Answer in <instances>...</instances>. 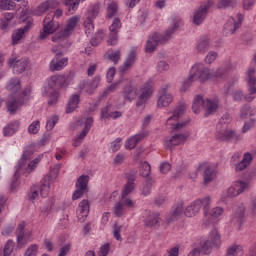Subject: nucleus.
Listing matches in <instances>:
<instances>
[{"label": "nucleus", "mask_w": 256, "mask_h": 256, "mask_svg": "<svg viewBox=\"0 0 256 256\" xmlns=\"http://www.w3.org/2000/svg\"><path fill=\"white\" fill-rule=\"evenodd\" d=\"M209 47H211V41L209 37L204 36L199 39L197 45H196V51L197 53H207L209 51Z\"/></svg>", "instance_id": "obj_31"}, {"label": "nucleus", "mask_w": 256, "mask_h": 256, "mask_svg": "<svg viewBox=\"0 0 256 256\" xmlns=\"http://www.w3.org/2000/svg\"><path fill=\"white\" fill-rule=\"evenodd\" d=\"M140 95L138 96V100L136 102V107H143L147 101L153 95V82L148 81L140 88Z\"/></svg>", "instance_id": "obj_12"}, {"label": "nucleus", "mask_w": 256, "mask_h": 256, "mask_svg": "<svg viewBox=\"0 0 256 256\" xmlns=\"http://www.w3.org/2000/svg\"><path fill=\"white\" fill-rule=\"evenodd\" d=\"M77 127H83L84 129L80 133V135L73 140V146L74 147H79L83 143V139L87 137V133L91 130V127H93V117H81L77 122H76Z\"/></svg>", "instance_id": "obj_7"}, {"label": "nucleus", "mask_w": 256, "mask_h": 256, "mask_svg": "<svg viewBox=\"0 0 256 256\" xmlns=\"http://www.w3.org/2000/svg\"><path fill=\"white\" fill-rule=\"evenodd\" d=\"M101 10V4L96 3L88 8L86 19H96L97 15H99V11Z\"/></svg>", "instance_id": "obj_40"}, {"label": "nucleus", "mask_w": 256, "mask_h": 256, "mask_svg": "<svg viewBox=\"0 0 256 256\" xmlns=\"http://www.w3.org/2000/svg\"><path fill=\"white\" fill-rule=\"evenodd\" d=\"M204 167L203 171V185H209V183H213L215 181V177H217V172L211 166H202Z\"/></svg>", "instance_id": "obj_25"}, {"label": "nucleus", "mask_w": 256, "mask_h": 256, "mask_svg": "<svg viewBox=\"0 0 256 256\" xmlns=\"http://www.w3.org/2000/svg\"><path fill=\"white\" fill-rule=\"evenodd\" d=\"M89 215V200H82L78 207V219L79 221H85V218Z\"/></svg>", "instance_id": "obj_29"}, {"label": "nucleus", "mask_w": 256, "mask_h": 256, "mask_svg": "<svg viewBox=\"0 0 256 256\" xmlns=\"http://www.w3.org/2000/svg\"><path fill=\"white\" fill-rule=\"evenodd\" d=\"M229 123H231V115L230 114H224L221 117L220 122L218 123V125H220V127H227V125H229Z\"/></svg>", "instance_id": "obj_61"}, {"label": "nucleus", "mask_w": 256, "mask_h": 256, "mask_svg": "<svg viewBox=\"0 0 256 256\" xmlns=\"http://www.w3.org/2000/svg\"><path fill=\"white\" fill-rule=\"evenodd\" d=\"M249 189V182L236 181L226 191V197L233 199Z\"/></svg>", "instance_id": "obj_13"}, {"label": "nucleus", "mask_w": 256, "mask_h": 256, "mask_svg": "<svg viewBox=\"0 0 256 256\" xmlns=\"http://www.w3.org/2000/svg\"><path fill=\"white\" fill-rule=\"evenodd\" d=\"M205 99H203V96L196 95L194 97V100L192 102V111L195 113V115H199L201 113V108H204Z\"/></svg>", "instance_id": "obj_34"}, {"label": "nucleus", "mask_w": 256, "mask_h": 256, "mask_svg": "<svg viewBox=\"0 0 256 256\" xmlns=\"http://www.w3.org/2000/svg\"><path fill=\"white\" fill-rule=\"evenodd\" d=\"M187 141V134H174L170 139L165 140L164 145L167 149H172L177 145H181Z\"/></svg>", "instance_id": "obj_19"}, {"label": "nucleus", "mask_w": 256, "mask_h": 256, "mask_svg": "<svg viewBox=\"0 0 256 256\" xmlns=\"http://www.w3.org/2000/svg\"><path fill=\"white\" fill-rule=\"evenodd\" d=\"M50 178L47 176H44V178L41 181V187H40V195L45 199L49 195V189H50Z\"/></svg>", "instance_id": "obj_36"}, {"label": "nucleus", "mask_w": 256, "mask_h": 256, "mask_svg": "<svg viewBox=\"0 0 256 256\" xmlns=\"http://www.w3.org/2000/svg\"><path fill=\"white\" fill-rule=\"evenodd\" d=\"M14 248L15 242H13V240H8L4 245L3 256H11Z\"/></svg>", "instance_id": "obj_49"}, {"label": "nucleus", "mask_w": 256, "mask_h": 256, "mask_svg": "<svg viewBox=\"0 0 256 256\" xmlns=\"http://www.w3.org/2000/svg\"><path fill=\"white\" fill-rule=\"evenodd\" d=\"M39 251V247L37 244L31 245L25 252L24 256H37V252Z\"/></svg>", "instance_id": "obj_59"}, {"label": "nucleus", "mask_w": 256, "mask_h": 256, "mask_svg": "<svg viewBox=\"0 0 256 256\" xmlns=\"http://www.w3.org/2000/svg\"><path fill=\"white\" fill-rule=\"evenodd\" d=\"M205 17H207L205 11H203L201 8H198L194 13L193 23L195 25H201L203 21H205Z\"/></svg>", "instance_id": "obj_43"}, {"label": "nucleus", "mask_w": 256, "mask_h": 256, "mask_svg": "<svg viewBox=\"0 0 256 256\" xmlns=\"http://www.w3.org/2000/svg\"><path fill=\"white\" fill-rule=\"evenodd\" d=\"M30 239H31V231H26V234H19V236H17L18 247L22 249V247H25V245L29 243Z\"/></svg>", "instance_id": "obj_42"}, {"label": "nucleus", "mask_w": 256, "mask_h": 256, "mask_svg": "<svg viewBox=\"0 0 256 256\" xmlns=\"http://www.w3.org/2000/svg\"><path fill=\"white\" fill-rule=\"evenodd\" d=\"M85 33L86 35H93L95 33V25H93V20L86 18L84 21Z\"/></svg>", "instance_id": "obj_48"}, {"label": "nucleus", "mask_w": 256, "mask_h": 256, "mask_svg": "<svg viewBox=\"0 0 256 256\" xmlns=\"http://www.w3.org/2000/svg\"><path fill=\"white\" fill-rule=\"evenodd\" d=\"M79 16H73L68 20V23L63 30L65 37H69L71 35V31H73L77 27V23H79Z\"/></svg>", "instance_id": "obj_33"}, {"label": "nucleus", "mask_w": 256, "mask_h": 256, "mask_svg": "<svg viewBox=\"0 0 256 256\" xmlns=\"http://www.w3.org/2000/svg\"><path fill=\"white\" fill-rule=\"evenodd\" d=\"M142 139H145V133H139L132 136L125 143L126 149H135V147H137V143H139V141H142Z\"/></svg>", "instance_id": "obj_32"}, {"label": "nucleus", "mask_w": 256, "mask_h": 256, "mask_svg": "<svg viewBox=\"0 0 256 256\" xmlns=\"http://www.w3.org/2000/svg\"><path fill=\"white\" fill-rule=\"evenodd\" d=\"M13 17H15V14L9 13V12L5 13L4 14L5 21L0 26V29H7V27H9V21H11Z\"/></svg>", "instance_id": "obj_56"}, {"label": "nucleus", "mask_w": 256, "mask_h": 256, "mask_svg": "<svg viewBox=\"0 0 256 256\" xmlns=\"http://www.w3.org/2000/svg\"><path fill=\"white\" fill-rule=\"evenodd\" d=\"M251 215H256V197L252 198L249 205Z\"/></svg>", "instance_id": "obj_64"}, {"label": "nucleus", "mask_w": 256, "mask_h": 256, "mask_svg": "<svg viewBox=\"0 0 256 256\" xmlns=\"http://www.w3.org/2000/svg\"><path fill=\"white\" fill-rule=\"evenodd\" d=\"M17 129H19V122H14V123L8 124L3 129L4 137H11V135H15V133H17Z\"/></svg>", "instance_id": "obj_38"}, {"label": "nucleus", "mask_w": 256, "mask_h": 256, "mask_svg": "<svg viewBox=\"0 0 256 256\" xmlns=\"http://www.w3.org/2000/svg\"><path fill=\"white\" fill-rule=\"evenodd\" d=\"M170 103H173V95L171 94H160L158 98V107H169Z\"/></svg>", "instance_id": "obj_37"}, {"label": "nucleus", "mask_w": 256, "mask_h": 256, "mask_svg": "<svg viewBox=\"0 0 256 256\" xmlns=\"http://www.w3.org/2000/svg\"><path fill=\"white\" fill-rule=\"evenodd\" d=\"M242 21L243 14L241 13L237 14V20H235L233 17H230L224 25V32L226 35H233V33H235V31L241 27Z\"/></svg>", "instance_id": "obj_14"}, {"label": "nucleus", "mask_w": 256, "mask_h": 256, "mask_svg": "<svg viewBox=\"0 0 256 256\" xmlns=\"http://www.w3.org/2000/svg\"><path fill=\"white\" fill-rule=\"evenodd\" d=\"M138 91H139V89L137 88V85L128 84V85L124 86V88L121 92L124 101L131 102V101L137 99Z\"/></svg>", "instance_id": "obj_17"}, {"label": "nucleus", "mask_w": 256, "mask_h": 256, "mask_svg": "<svg viewBox=\"0 0 256 256\" xmlns=\"http://www.w3.org/2000/svg\"><path fill=\"white\" fill-rule=\"evenodd\" d=\"M111 245L109 243H106L100 247V250L98 251L99 256H107L109 255Z\"/></svg>", "instance_id": "obj_62"}, {"label": "nucleus", "mask_w": 256, "mask_h": 256, "mask_svg": "<svg viewBox=\"0 0 256 256\" xmlns=\"http://www.w3.org/2000/svg\"><path fill=\"white\" fill-rule=\"evenodd\" d=\"M249 111H251V106L248 104L243 105L240 109V119H247Z\"/></svg>", "instance_id": "obj_60"}, {"label": "nucleus", "mask_w": 256, "mask_h": 256, "mask_svg": "<svg viewBox=\"0 0 256 256\" xmlns=\"http://www.w3.org/2000/svg\"><path fill=\"white\" fill-rule=\"evenodd\" d=\"M252 161H253V156L251 155V153H245L242 161H240L236 165V171H243L244 169H247V167L251 165Z\"/></svg>", "instance_id": "obj_35"}, {"label": "nucleus", "mask_w": 256, "mask_h": 256, "mask_svg": "<svg viewBox=\"0 0 256 256\" xmlns=\"http://www.w3.org/2000/svg\"><path fill=\"white\" fill-rule=\"evenodd\" d=\"M204 109L206 113L204 114L205 117H209V115H213L219 109V99L214 98L211 99H205L204 100Z\"/></svg>", "instance_id": "obj_23"}, {"label": "nucleus", "mask_w": 256, "mask_h": 256, "mask_svg": "<svg viewBox=\"0 0 256 256\" xmlns=\"http://www.w3.org/2000/svg\"><path fill=\"white\" fill-rule=\"evenodd\" d=\"M210 203L211 197L209 196H206L202 199H196L191 203V205L186 207L184 215L186 217H195V215H197L201 211V207H203L204 216L208 217Z\"/></svg>", "instance_id": "obj_5"}, {"label": "nucleus", "mask_w": 256, "mask_h": 256, "mask_svg": "<svg viewBox=\"0 0 256 256\" xmlns=\"http://www.w3.org/2000/svg\"><path fill=\"white\" fill-rule=\"evenodd\" d=\"M67 85V76L65 75H54L50 78L48 83V88L45 90V94L50 97L48 103L49 105H55L57 101H59V92L55 90L61 89V87H65Z\"/></svg>", "instance_id": "obj_3"}, {"label": "nucleus", "mask_w": 256, "mask_h": 256, "mask_svg": "<svg viewBox=\"0 0 256 256\" xmlns=\"http://www.w3.org/2000/svg\"><path fill=\"white\" fill-rule=\"evenodd\" d=\"M247 85H248V93L244 95V101L246 103H251L256 99V77H255V68H249L247 73Z\"/></svg>", "instance_id": "obj_9"}, {"label": "nucleus", "mask_w": 256, "mask_h": 256, "mask_svg": "<svg viewBox=\"0 0 256 256\" xmlns=\"http://www.w3.org/2000/svg\"><path fill=\"white\" fill-rule=\"evenodd\" d=\"M7 91L10 93V97H19L21 95V81L17 78L11 79L6 85Z\"/></svg>", "instance_id": "obj_21"}, {"label": "nucleus", "mask_w": 256, "mask_h": 256, "mask_svg": "<svg viewBox=\"0 0 256 256\" xmlns=\"http://www.w3.org/2000/svg\"><path fill=\"white\" fill-rule=\"evenodd\" d=\"M52 53H55V57L50 62V71H62L65 67H67V63H69V58L63 57V52H61L58 46L52 47Z\"/></svg>", "instance_id": "obj_8"}, {"label": "nucleus", "mask_w": 256, "mask_h": 256, "mask_svg": "<svg viewBox=\"0 0 256 256\" xmlns=\"http://www.w3.org/2000/svg\"><path fill=\"white\" fill-rule=\"evenodd\" d=\"M234 5H237V0H218L217 7L218 9H229Z\"/></svg>", "instance_id": "obj_47"}, {"label": "nucleus", "mask_w": 256, "mask_h": 256, "mask_svg": "<svg viewBox=\"0 0 256 256\" xmlns=\"http://www.w3.org/2000/svg\"><path fill=\"white\" fill-rule=\"evenodd\" d=\"M40 127L41 126L39 120H36L29 125L28 133H30V135H37V133H39Z\"/></svg>", "instance_id": "obj_52"}, {"label": "nucleus", "mask_w": 256, "mask_h": 256, "mask_svg": "<svg viewBox=\"0 0 256 256\" xmlns=\"http://www.w3.org/2000/svg\"><path fill=\"white\" fill-rule=\"evenodd\" d=\"M141 177H149L151 175V165L148 162H142L140 165Z\"/></svg>", "instance_id": "obj_50"}, {"label": "nucleus", "mask_w": 256, "mask_h": 256, "mask_svg": "<svg viewBox=\"0 0 256 256\" xmlns=\"http://www.w3.org/2000/svg\"><path fill=\"white\" fill-rule=\"evenodd\" d=\"M186 107L185 104H180L176 107V109L172 113V116H170L167 119V124L171 125V121H178L180 117H183L185 115Z\"/></svg>", "instance_id": "obj_30"}, {"label": "nucleus", "mask_w": 256, "mask_h": 256, "mask_svg": "<svg viewBox=\"0 0 256 256\" xmlns=\"http://www.w3.org/2000/svg\"><path fill=\"white\" fill-rule=\"evenodd\" d=\"M159 223H161V217L157 212L149 213L144 220V225L146 227H157Z\"/></svg>", "instance_id": "obj_28"}, {"label": "nucleus", "mask_w": 256, "mask_h": 256, "mask_svg": "<svg viewBox=\"0 0 256 256\" xmlns=\"http://www.w3.org/2000/svg\"><path fill=\"white\" fill-rule=\"evenodd\" d=\"M33 27V22L29 21L23 28H19L18 30L14 31L12 34V43L13 45H17L21 39L25 36V33L29 31Z\"/></svg>", "instance_id": "obj_22"}, {"label": "nucleus", "mask_w": 256, "mask_h": 256, "mask_svg": "<svg viewBox=\"0 0 256 256\" xmlns=\"http://www.w3.org/2000/svg\"><path fill=\"white\" fill-rule=\"evenodd\" d=\"M58 121H59V117H57V116H52L51 118H49L46 123L47 131H53V127H55V125H57Z\"/></svg>", "instance_id": "obj_55"}, {"label": "nucleus", "mask_w": 256, "mask_h": 256, "mask_svg": "<svg viewBox=\"0 0 256 256\" xmlns=\"http://www.w3.org/2000/svg\"><path fill=\"white\" fill-rule=\"evenodd\" d=\"M79 103H81V95L72 94L66 106V113H73L79 107Z\"/></svg>", "instance_id": "obj_27"}, {"label": "nucleus", "mask_w": 256, "mask_h": 256, "mask_svg": "<svg viewBox=\"0 0 256 256\" xmlns=\"http://www.w3.org/2000/svg\"><path fill=\"white\" fill-rule=\"evenodd\" d=\"M183 213H185V203L178 202L172 207L171 213L167 214L165 217L167 225H169V223H173L175 219H179V217L183 215Z\"/></svg>", "instance_id": "obj_15"}, {"label": "nucleus", "mask_w": 256, "mask_h": 256, "mask_svg": "<svg viewBox=\"0 0 256 256\" xmlns=\"http://www.w3.org/2000/svg\"><path fill=\"white\" fill-rule=\"evenodd\" d=\"M9 65H10V67H13L14 73L20 74V73H23L27 69V67L29 65V59H27V58H21L19 60L12 59L9 61Z\"/></svg>", "instance_id": "obj_18"}, {"label": "nucleus", "mask_w": 256, "mask_h": 256, "mask_svg": "<svg viewBox=\"0 0 256 256\" xmlns=\"http://www.w3.org/2000/svg\"><path fill=\"white\" fill-rule=\"evenodd\" d=\"M135 57H136L135 50H131L124 62V65L121 67L122 73H125V71H127V69H129V67H131V65L135 63Z\"/></svg>", "instance_id": "obj_39"}, {"label": "nucleus", "mask_w": 256, "mask_h": 256, "mask_svg": "<svg viewBox=\"0 0 256 256\" xmlns=\"http://www.w3.org/2000/svg\"><path fill=\"white\" fill-rule=\"evenodd\" d=\"M111 104L106 105L101 110V119L107 120V119H119L121 117V112L119 111H112Z\"/></svg>", "instance_id": "obj_26"}, {"label": "nucleus", "mask_w": 256, "mask_h": 256, "mask_svg": "<svg viewBox=\"0 0 256 256\" xmlns=\"http://www.w3.org/2000/svg\"><path fill=\"white\" fill-rule=\"evenodd\" d=\"M97 87H99L98 79L84 82V91H86V93L89 95H93V91H95Z\"/></svg>", "instance_id": "obj_41"}, {"label": "nucleus", "mask_w": 256, "mask_h": 256, "mask_svg": "<svg viewBox=\"0 0 256 256\" xmlns=\"http://www.w3.org/2000/svg\"><path fill=\"white\" fill-rule=\"evenodd\" d=\"M104 5L106 6V17L107 19H113L117 16L119 11V4L117 0H104Z\"/></svg>", "instance_id": "obj_20"}, {"label": "nucleus", "mask_w": 256, "mask_h": 256, "mask_svg": "<svg viewBox=\"0 0 256 256\" xmlns=\"http://www.w3.org/2000/svg\"><path fill=\"white\" fill-rule=\"evenodd\" d=\"M181 23H183V20L177 16H174L172 18V26L166 30L163 36L159 35L157 32L149 36L145 47L146 53H153V51L157 49V45L167 43V41L175 34V31L179 29Z\"/></svg>", "instance_id": "obj_1"}, {"label": "nucleus", "mask_w": 256, "mask_h": 256, "mask_svg": "<svg viewBox=\"0 0 256 256\" xmlns=\"http://www.w3.org/2000/svg\"><path fill=\"white\" fill-rule=\"evenodd\" d=\"M114 215L121 217L123 215V202H118L114 206Z\"/></svg>", "instance_id": "obj_63"}, {"label": "nucleus", "mask_w": 256, "mask_h": 256, "mask_svg": "<svg viewBox=\"0 0 256 256\" xmlns=\"http://www.w3.org/2000/svg\"><path fill=\"white\" fill-rule=\"evenodd\" d=\"M233 69V64L226 63L221 67L217 68L215 71H212V79H223L227 73Z\"/></svg>", "instance_id": "obj_24"}, {"label": "nucleus", "mask_w": 256, "mask_h": 256, "mask_svg": "<svg viewBox=\"0 0 256 256\" xmlns=\"http://www.w3.org/2000/svg\"><path fill=\"white\" fill-rule=\"evenodd\" d=\"M218 54L215 51H210L207 56L205 57V63L208 65H211V63L215 62V59H217Z\"/></svg>", "instance_id": "obj_58"}, {"label": "nucleus", "mask_w": 256, "mask_h": 256, "mask_svg": "<svg viewBox=\"0 0 256 256\" xmlns=\"http://www.w3.org/2000/svg\"><path fill=\"white\" fill-rule=\"evenodd\" d=\"M59 3L56 0H47L43 3H41L35 10L34 15L36 17H41L42 15H45L49 9H55Z\"/></svg>", "instance_id": "obj_16"}, {"label": "nucleus", "mask_w": 256, "mask_h": 256, "mask_svg": "<svg viewBox=\"0 0 256 256\" xmlns=\"http://www.w3.org/2000/svg\"><path fill=\"white\" fill-rule=\"evenodd\" d=\"M85 193H89V176L81 175L76 182V190L72 194V200L81 199Z\"/></svg>", "instance_id": "obj_11"}, {"label": "nucleus", "mask_w": 256, "mask_h": 256, "mask_svg": "<svg viewBox=\"0 0 256 256\" xmlns=\"http://www.w3.org/2000/svg\"><path fill=\"white\" fill-rule=\"evenodd\" d=\"M221 245V235L216 229L212 230L209 235V239L200 243V252L203 255H210L215 247Z\"/></svg>", "instance_id": "obj_6"}, {"label": "nucleus", "mask_w": 256, "mask_h": 256, "mask_svg": "<svg viewBox=\"0 0 256 256\" xmlns=\"http://www.w3.org/2000/svg\"><path fill=\"white\" fill-rule=\"evenodd\" d=\"M243 246L233 245L232 247L227 249V256H243Z\"/></svg>", "instance_id": "obj_45"}, {"label": "nucleus", "mask_w": 256, "mask_h": 256, "mask_svg": "<svg viewBox=\"0 0 256 256\" xmlns=\"http://www.w3.org/2000/svg\"><path fill=\"white\" fill-rule=\"evenodd\" d=\"M245 217V207L240 206L238 210L235 212L234 217L232 218L233 223H237V225H241L243 223V219Z\"/></svg>", "instance_id": "obj_44"}, {"label": "nucleus", "mask_w": 256, "mask_h": 256, "mask_svg": "<svg viewBox=\"0 0 256 256\" xmlns=\"http://www.w3.org/2000/svg\"><path fill=\"white\" fill-rule=\"evenodd\" d=\"M31 97L30 88H25L19 96H9L6 100V109L10 115H15L23 105H27Z\"/></svg>", "instance_id": "obj_4"}, {"label": "nucleus", "mask_w": 256, "mask_h": 256, "mask_svg": "<svg viewBox=\"0 0 256 256\" xmlns=\"http://www.w3.org/2000/svg\"><path fill=\"white\" fill-rule=\"evenodd\" d=\"M0 9H4L5 11L15 9V2L11 0H1Z\"/></svg>", "instance_id": "obj_53"}, {"label": "nucleus", "mask_w": 256, "mask_h": 256, "mask_svg": "<svg viewBox=\"0 0 256 256\" xmlns=\"http://www.w3.org/2000/svg\"><path fill=\"white\" fill-rule=\"evenodd\" d=\"M121 231H123V226L115 223L113 225V237L116 241H121Z\"/></svg>", "instance_id": "obj_54"}, {"label": "nucleus", "mask_w": 256, "mask_h": 256, "mask_svg": "<svg viewBox=\"0 0 256 256\" xmlns=\"http://www.w3.org/2000/svg\"><path fill=\"white\" fill-rule=\"evenodd\" d=\"M209 79H213L212 71L203 64H195L190 70L188 79L184 81L182 89L187 91L193 81L198 80L200 83H206Z\"/></svg>", "instance_id": "obj_2"}, {"label": "nucleus", "mask_w": 256, "mask_h": 256, "mask_svg": "<svg viewBox=\"0 0 256 256\" xmlns=\"http://www.w3.org/2000/svg\"><path fill=\"white\" fill-rule=\"evenodd\" d=\"M135 189V182H132V180L127 181V183L124 186V189L122 190V198L125 199L127 195H130V193H133V190Z\"/></svg>", "instance_id": "obj_46"}, {"label": "nucleus", "mask_w": 256, "mask_h": 256, "mask_svg": "<svg viewBox=\"0 0 256 256\" xmlns=\"http://www.w3.org/2000/svg\"><path fill=\"white\" fill-rule=\"evenodd\" d=\"M216 129L215 137L217 141H241V136L235 130L227 128V126L217 125Z\"/></svg>", "instance_id": "obj_10"}, {"label": "nucleus", "mask_w": 256, "mask_h": 256, "mask_svg": "<svg viewBox=\"0 0 256 256\" xmlns=\"http://www.w3.org/2000/svg\"><path fill=\"white\" fill-rule=\"evenodd\" d=\"M63 3L68 11H75L79 7L81 0H64Z\"/></svg>", "instance_id": "obj_51"}, {"label": "nucleus", "mask_w": 256, "mask_h": 256, "mask_svg": "<svg viewBox=\"0 0 256 256\" xmlns=\"http://www.w3.org/2000/svg\"><path fill=\"white\" fill-rule=\"evenodd\" d=\"M109 29H110V33H113V32L119 33L117 29H121V19L115 18Z\"/></svg>", "instance_id": "obj_57"}]
</instances>
